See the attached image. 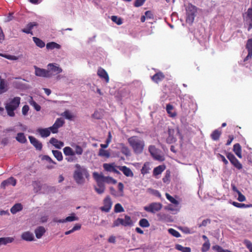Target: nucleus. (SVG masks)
<instances>
[{
	"mask_svg": "<svg viewBox=\"0 0 252 252\" xmlns=\"http://www.w3.org/2000/svg\"><path fill=\"white\" fill-rule=\"evenodd\" d=\"M29 110V107L27 105H24L22 109V114L24 115H26Z\"/></svg>",
	"mask_w": 252,
	"mask_h": 252,
	"instance_id": "338daca9",
	"label": "nucleus"
},
{
	"mask_svg": "<svg viewBox=\"0 0 252 252\" xmlns=\"http://www.w3.org/2000/svg\"><path fill=\"white\" fill-rule=\"evenodd\" d=\"M93 176L97 177V178L100 179L103 183L105 182L108 184L111 183L113 184H115L117 183V181L112 177L109 176L105 177L103 176L102 174H99V173L96 172H94L93 173Z\"/></svg>",
	"mask_w": 252,
	"mask_h": 252,
	"instance_id": "9b49d317",
	"label": "nucleus"
},
{
	"mask_svg": "<svg viewBox=\"0 0 252 252\" xmlns=\"http://www.w3.org/2000/svg\"><path fill=\"white\" fill-rule=\"evenodd\" d=\"M146 0H135L134 3V6L135 7H139L142 6Z\"/></svg>",
	"mask_w": 252,
	"mask_h": 252,
	"instance_id": "bf43d9fd",
	"label": "nucleus"
},
{
	"mask_svg": "<svg viewBox=\"0 0 252 252\" xmlns=\"http://www.w3.org/2000/svg\"><path fill=\"white\" fill-rule=\"evenodd\" d=\"M197 12V8L191 3H189L186 6V21L187 23L192 25L196 15Z\"/></svg>",
	"mask_w": 252,
	"mask_h": 252,
	"instance_id": "20e7f679",
	"label": "nucleus"
},
{
	"mask_svg": "<svg viewBox=\"0 0 252 252\" xmlns=\"http://www.w3.org/2000/svg\"><path fill=\"white\" fill-rule=\"evenodd\" d=\"M20 101L21 98L19 96H16L9 99V101L5 104V108L9 116L11 117L15 116L14 111L19 107Z\"/></svg>",
	"mask_w": 252,
	"mask_h": 252,
	"instance_id": "7ed1b4c3",
	"label": "nucleus"
},
{
	"mask_svg": "<svg viewBox=\"0 0 252 252\" xmlns=\"http://www.w3.org/2000/svg\"><path fill=\"white\" fill-rule=\"evenodd\" d=\"M14 240V239L13 237H10L0 238V246L11 243L13 242Z\"/></svg>",
	"mask_w": 252,
	"mask_h": 252,
	"instance_id": "7c9ffc66",
	"label": "nucleus"
},
{
	"mask_svg": "<svg viewBox=\"0 0 252 252\" xmlns=\"http://www.w3.org/2000/svg\"><path fill=\"white\" fill-rule=\"evenodd\" d=\"M165 196L166 198L172 203L175 204V205H178L179 204V202L175 199L174 197H173L172 196H171L169 193H166Z\"/></svg>",
	"mask_w": 252,
	"mask_h": 252,
	"instance_id": "09e8293b",
	"label": "nucleus"
},
{
	"mask_svg": "<svg viewBox=\"0 0 252 252\" xmlns=\"http://www.w3.org/2000/svg\"><path fill=\"white\" fill-rule=\"evenodd\" d=\"M98 155L101 157H104L109 158L110 157V154L107 150H105L102 149H100L99 150Z\"/></svg>",
	"mask_w": 252,
	"mask_h": 252,
	"instance_id": "79ce46f5",
	"label": "nucleus"
},
{
	"mask_svg": "<svg viewBox=\"0 0 252 252\" xmlns=\"http://www.w3.org/2000/svg\"><path fill=\"white\" fill-rule=\"evenodd\" d=\"M124 185L122 183H119L118 185V189L119 191H120V195L122 196L123 194V190H124Z\"/></svg>",
	"mask_w": 252,
	"mask_h": 252,
	"instance_id": "680f3d73",
	"label": "nucleus"
},
{
	"mask_svg": "<svg viewBox=\"0 0 252 252\" xmlns=\"http://www.w3.org/2000/svg\"><path fill=\"white\" fill-rule=\"evenodd\" d=\"M37 26L38 24L36 22H31L27 24L26 28H24L22 30V32L27 34H32V29L33 28V27H36Z\"/></svg>",
	"mask_w": 252,
	"mask_h": 252,
	"instance_id": "412c9836",
	"label": "nucleus"
},
{
	"mask_svg": "<svg viewBox=\"0 0 252 252\" xmlns=\"http://www.w3.org/2000/svg\"><path fill=\"white\" fill-rule=\"evenodd\" d=\"M211 223V220L209 219H207L202 221L201 223L198 224V226L199 227H201L202 226H206L209 223Z\"/></svg>",
	"mask_w": 252,
	"mask_h": 252,
	"instance_id": "6e6d98bb",
	"label": "nucleus"
},
{
	"mask_svg": "<svg viewBox=\"0 0 252 252\" xmlns=\"http://www.w3.org/2000/svg\"><path fill=\"white\" fill-rule=\"evenodd\" d=\"M75 170L73 173V178L76 183L78 185H82L85 182L84 177L89 178V173L87 169L82 167L79 164L75 166Z\"/></svg>",
	"mask_w": 252,
	"mask_h": 252,
	"instance_id": "f03ea898",
	"label": "nucleus"
},
{
	"mask_svg": "<svg viewBox=\"0 0 252 252\" xmlns=\"http://www.w3.org/2000/svg\"><path fill=\"white\" fill-rule=\"evenodd\" d=\"M52 153L55 157V158L58 160V161H62L63 159V157L62 153L61 151H59L58 150H53Z\"/></svg>",
	"mask_w": 252,
	"mask_h": 252,
	"instance_id": "37998d69",
	"label": "nucleus"
},
{
	"mask_svg": "<svg viewBox=\"0 0 252 252\" xmlns=\"http://www.w3.org/2000/svg\"><path fill=\"white\" fill-rule=\"evenodd\" d=\"M63 153L66 156H74L75 152L70 147H65L63 149Z\"/></svg>",
	"mask_w": 252,
	"mask_h": 252,
	"instance_id": "ea45409f",
	"label": "nucleus"
},
{
	"mask_svg": "<svg viewBox=\"0 0 252 252\" xmlns=\"http://www.w3.org/2000/svg\"><path fill=\"white\" fill-rule=\"evenodd\" d=\"M23 209V206L20 203H17L15 204L10 209L12 214H15L18 212L21 211Z\"/></svg>",
	"mask_w": 252,
	"mask_h": 252,
	"instance_id": "c9c22d12",
	"label": "nucleus"
},
{
	"mask_svg": "<svg viewBox=\"0 0 252 252\" xmlns=\"http://www.w3.org/2000/svg\"><path fill=\"white\" fill-rule=\"evenodd\" d=\"M16 180L12 177H11L7 179L4 180L0 184V188L4 189L6 187L9 185H12L15 186L16 184Z\"/></svg>",
	"mask_w": 252,
	"mask_h": 252,
	"instance_id": "dca6fc26",
	"label": "nucleus"
},
{
	"mask_svg": "<svg viewBox=\"0 0 252 252\" xmlns=\"http://www.w3.org/2000/svg\"><path fill=\"white\" fill-rule=\"evenodd\" d=\"M33 41L35 43L36 45L39 48H43L45 46V44L42 40L36 37L32 38Z\"/></svg>",
	"mask_w": 252,
	"mask_h": 252,
	"instance_id": "a19ab883",
	"label": "nucleus"
},
{
	"mask_svg": "<svg viewBox=\"0 0 252 252\" xmlns=\"http://www.w3.org/2000/svg\"><path fill=\"white\" fill-rule=\"evenodd\" d=\"M45 229L43 226H39L34 231L36 237L37 239H40L45 233Z\"/></svg>",
	"mask_w": 252,
	"mask_h": 252,
	"instance_id": "393cba45",
	"label": "nucleus"
},
{
	"mask_svg": "<svg viewBox=\"0 0 252 252\" xmlns=\"http://www.w3.org/2000/svg\"><path fill=\"white\" fill-rule=\"evenodd\" d=\"M151 170L150 164L149 162L144 163L142 169H141V173L143 175H145L149 173Z\"/></svg>",
	"mask_w": 252,
	"mask_h": 252,
	"instance_id": "f704fd0d",
	"label": "nucleus"
},
{
	"mask_svg": "<svg viewBox=\"0 0 252 252\" xmlns=\"http://www.w3.org/2000/svg\"><path fill=\"white\" fill-rule=\"evenodd\" d=\"M62 115L66 119L71 120L73 116L68 110L65 111Z\"/></svg>",
	"mask_w": 252,
	"mask_h": 252,
	"instance_id": "4d7b16f0",
	"label": "nucleus"
},
{
	"mask_svg": "<svg viewBox=\"0 0 252 252\" xmlns=\"http://www.w3.org/2000/svg\"><path fill=\"white\" fill-rule=\"evenodd\" d=\"M93 177L97 183V187H94L95 191L98 194L103 193L104 192L105 189V187L104 183L100 179L97 178V177L93 176Z\"/></svg>",
	"mask_w": 252,
	"mask_h": 252,
	"instance_id": "f8f14e48",
	"label": "nucleus"
},
{
	"mask_svg": "<svg viewBox=\"0 0 252 252\" xmlns=\"http://www.w3.org/2000/svg\"><path fill=\"white\" fill-rule=\"evenodd\" d=\"M127 141L135 154H141L145 147V142L137 136H132L128 138Z\"/></svg>",
	"mask_w": 252,
	"mask_h": 252,
	"instance_id": "f257e3e1",
	"label": "nucleus"
},
{
	"mask_svg": "<svg viewBox=\"0 0 252 252\" xmlns=\"http://www.w3.org/2000/svg\"><path fill=\"white\" fill-rule=\"evenodd\" d=\"M47 71H49L50 78L53 76L61 73L63 69L55 63H50L47 65Z\"/></svg>",
	"mask_w": 252,
	"mask_h": 252,
	"instance_id": "0eeeda50",
	"label": "nucleus"
},
{
	"mask_svg": "<svg viewBox=\"0 0 252 252\" xmlns=\"http://www.w3.org/2000/svg\"><path fill=\"white\" fill-rule=\"evenodd\" d=\"M121 225L124 226H132L133 225V221L131 219L130 217L127 215H125V219L120 218Z\"/></svg>",
	"mask_w": 252,
	"mask_h": 252,
	"instance_id": "6ab92c4d",
	"label": "nucleus"
},
{
	"mask_svg": "<svg viewBox=\"0 0 252 252\" xmlns=\"http://www.w3.org/2000/svg\"><path fill=\"white\" fill-rule=\"evenodd\" d=\"M246 48L248 52L252 53V38L249 39L247 40Z\"/></svg>",
	"mask_w": 252,
	"mask_h": 252,
	"instance_id": "5fc2aeb1",
	"label": "nucleus"
},
{
	"mask_svg": "<svg viewBox=\"0 0 252 252\" xmlns=\"http://www.w3.org/2000/svg\"><path fill=\"white\" fill-rule=\"evenodd\" d=\"M0 56L3 57L7 59L10 60H17L18 59V58L15 56L13 55H7V54H3L0 53Z\"/></svg>",
	"mask_w": 252,
	"mask_h": 252,
	"instance_id": "864d4df0",
	"label": "nucleus"
},
{
	"mask_svg": "<svg viewBox=\"0 0 252 252\" xmlns=\"http://www.w3.org/2000/svg\"><path fill=\"white\" fill-rule=\"evenodd\" d=\"M243 17L245 24L248 25V31H250L252 29V8H248Z\"/></svg>",
	"mask_w": 252,
	"mask_h": 252,
	"instance_id": "39448f33",
	"label": "nucleus"
},
{
	"mask_svg": "<svg viewBox=\"0 0 252 252\" xmlns=\"http://www.w3.org/2000/svg\"><path fill=\"white\" fill-rule=\"evenodd\" d=\"M210 247V243L209 241H207V242H205L202 245L201 248V251L202 252H207Z\"/></svg>",
	"mask_w": 252,
	"mask_h": 252,
	"instance_id": "3c124183",
	"label": "nucleus"
},
{
	"mask_svg": "<svg viewBox=\"0 0 252 252\" xmlns=\"http://www.w3.org/2000/svg\"><path fill=\"white\" fill-rule=\"evenodd\" d=\"M103 167L105 170L108 172H112L117 174H120V172L116 168L115 164L113 163H104Z\"/></svg>",
	"mask_w": 252,
	"mask_h": 252,
	"instance_id": "f3484780",
	"label": "nucleus"
},
{
	"mask_svg": "<svg viewBox=\"0 0 252 252\" xmlns=\"http://www.w3.org/2000/svg\"><path fill=\"white\" fill-rule=\"evenodd\" d=\"M83 149L79 145H76L75 148V154H76L78 155H81L83 153Z\"/></svg>",
	"mask_w": 252,
	"mask_h": 252,
	"instance_id": "13d9d810",
	"label": "nucleus"
},
{
	"mask_svg": "<svg viewBox=\"0 0 252 252\" xmlns=\"http://www.w3.org/2000/svg\"><path fill=\"white\" fill-rule=\"evenodd\" d=\"M21 238L27 241H32L34 240L33 234L29 231L24 232L21 235Z\"/></svg>",
	"mask_w": 252,
	"mask_h": 252,
	"instance_id": "5701e85b",
	"label": "nucleus"
},
{
	"mask_svg": "<svg viewBox=\"0 0 252 252\" xmlns=\"http://www.w3.org/2000/svg\"><path fill=\"white\" fill-rule=\"evenodd\" d=\"M165 169L164 165H160L154 169L153 175L157 176L160 174Z\"/></svg>",
	"mask_w": 252,
	"mask_h": 252,
	"instance_id": "c756f323",
	"label": "nucleus"
},
{
	"mask_svg": "<svg viewBox=\"0 0 252 252\" xmlns=\"http://www.w3.org/2000/svg\"><path fill=\"white\" fill-rule=\"evenodd\" d=\"M233 139H234L233 135H229L228 136V139L227 140V142H226V145L228 146V145H230V144L231 143V142L233 140Z\"/></svg>",
	"mask_w": 252,
	"mask_h": 252,
	"instance_id": "774afa93",
	"label": "nucleus"
},
{
	"mask_svg": "<svg viewBox=\"0 0 252 252\" xmlns=\"http://www.w3.org/2000/svg\"><path fill=\"white\" fill-rule=\"evenodd\" d=\"M217 157L218 158H219L221 160V161L223 162V163L225 165L228 164V162L227 160L225 158V157L223 155H222L220 154H218L217 155Z\"/></svg>",
	"mask_w": 252,
	"mask_h": 252,
	"instance_id": "e2e57ef3",
	"label": "nucleus"
},
{
	"mask_svg": "<svg viewBox=\"0 0 252 252\" xmlns=\"http://www.w3.org/2000/svg\"><path fill=\"white\" fill-rule=\"evenodd\" d=\"M168 231L171 235L176 238H179L181 237L180 233L178 231L173 228L168 229Z\"/></svg>",
	"mask_w": 252,
	"mask_h": 252,
	"instance_id": "49530a36",
	"label": "nucleus"
},
{
	"mask_svg": "<svg viewBox=\"0 0 252 252\" xmlns=\"http://www.w3.org/2000/svg\"><path fill=\"white\" fill-rule=\"evenodd\" d=\"M175 248L182 252H191V249L189 247H184L181 245L177 244L175 246Z\"/></svg>",
	"mask_w": 252,
	"mask_h": 252,
	"instance_id": "c03bdc74",
	"label": "nucleus"
},
{
	"mask_svg": "<svg viewBox=\"0 0 252 252\" xmlns=\"http://www.w3.org/2000/svg\"><path fill=\"white\" fill-rule=\"evenodd\" d=\"M165 78V76L161 72H158L154 74L152 77V80L155 83H158Z\"/></svg>",
	"mask_w": 252,
	"mask_h": 252,
	"instance_id": "4be33fe9",
	"label": "nucleus"
},
{
	"mask_svg": "<svg viewBox=\"0 0 252 252\" xmlns=\"http://www.w3.org/2000/svg\"><path fill=\"white\" fill-rule=\"evenodd\" d=\"M42 159L43 160H46L50 163H52L53 164L56 163L54 161H53L52 159V158L49 156H47V155L43 156Z\"/></svg>",
	"mask_w": 252,
	"mask_h": 252,
	"instance_id": "0e129e2a",
	"label": "nucleus"
},
{
	"mask_svg": "<svg viewBox=\"0 0 252 252\" xmlns=\"http://www.w3.org/2000/svg\"><path fill=\"white\" fill-rule=\"evenodd\" d=\"M103 206L100 207L102 212H109L111 209L112 201L109 196H106L103 201Z\"/></svg>",
	"mask_w": 252,
	"mask_h": 252,
	"instance_id": "9d476101",
	"label": "nucleus"
},
{
	"mask_svg": "<svg viewBox=\"0 0 252 252\" xmlns=\"http://www.w3.org/2000/svg\"><path fill=\"white\" fill-rule=\"evenodd\" d=\"M114 211L115 213H121L124 212V209L121 204L117 203L115 205Z\"/></svg>",
	"mask_w": 252,
	"mask_h": 252,
	"instance_id": "603ef678",
	"label": "nucleus"
},
{
	"mask_svg": "<svg viewBox=\"0 0 252 252\" xmlns=\"http://www.w3.org/2000/svg\"><path fill=\"white\" fill-rule=\"evenodd\" d=\"M121 152L126 157H129L131 155L130 151L129 149L124 144H121Z\"/></svg>",
	"mask_w": 252,
	"mask_h": 252,
	"instance_id": "4c0bfd02",
	"label": "nucleus"
},
{
	"mask_svg": "<svg viewBox=\"0 0 252 252\" xmlns=\"http://www.w3.org/2000/svg\"><path fill=\"white\" fill-rule=\"evenodd\" d=\"M111 19L113 22L116 23L118 25H121L123 23L122 18L118 17L117 16H112Z\"/></svg>",
	"mask_w": 252,
	"mask_h": 252,
	"instance_id": "de8ad7c7",
	"label": "nucleus"
},
{
	"mask_svg": "<svg viewBox=\"0 0 252 252\" xmlns=\"http://www.w3.org/2000/svg\"><path fill=\"white\" fill-rule=\"evenodd\" d=\"M149 151L152 157L156 160L158 161H163L164 158L159 154V151L154 145H150L148 148Z\"/></svg>",
	"mask_w": 252,
	"mask_h": 252,
	"instance_id": "423d86ee",
	"label": "nucleus"
},
{
	"mask_svg": "<svg viewBox=\"0 0 252 252\" xmlns=\"http://www.w3.org/2000/svg\"><path fill=\"white\" fill-rule=\"evenodd\" d=\"M244 244L249 250L250 252H252V242L249 240L245 239L243 242Z\"/></svg>",
	"mask_w": 252,
	"mask_h": 252,
	"instance_id": "8fccbe9b",
	"label": "nucleus"
},
{
	"mask_svg": "<svg viewBox=\"0 0 252 252\" xmlns=\"http://www.w3.org/2000/svg\"><path fill=\"white\" fill-rule=\"evenodd\" d=\"M61 48V46L60 44H59L55 42H49L46 44V48L47 49H50V50H53L54 49H60Z\"/></svg>",
	"mask_w": 252,
	"mask_h": 252,
	"instance_id": "e433bc0d",
	"label": "nucleus"
},
{
	"mask_svg": "<svg viewBox=\"0 0 252 252\" xmlns=\"http://www.w3.org/2000/svg\"><path fill=\"white\" fill-rule=\"evenodd\" d=\"M50 142L57 149H61L64 145V143L63 142L59 141L55 138H52L50 140Z\"/></svg>",
	"mask_w": 252,
	"mask_h": 252,
	"instance_id": "b1692460",
	"label": "nucleus"
},
{
	"mask_svg": "<svg viewBox=\"0 0 252 252\" xmlns=\"http://www.w3.org/2000/svg\"><path fill=\"white\" fill-rule=\"evenodd\" d=\"M175 141L176 140L174 136L170 134L169 135V136L166 139L167 142L170 144L175 142Z\"/></svg>",
	"mask_w": 252,
	"mask_h": 252,
	"instance_id": "69168bd1",
	"label": "nucleus"
},
{
	"mask_svg": "<svg viewBox=\"0 0 252 252\" xmlns=\"http://www.w3.org/2000/svg\"><path fill=\"white\" fill-rule=\"evenodd\" d=\"M238 197L237 200L240 202L245 201L246 199V197L240 191L238 193Z\"/></svg>",
	"mask_w": 252,
	"mask_h": 252,
	"instance_id": "052dcab7",
	"label": "nucleus"
},
{
	"mask_svg": "<svg viewBox=\"0 0 252 252\" xmlns=\"http://www.w3.org/2000/svg\"><path fill=\"white\" fill-rule=\"evenodd\" d=\"M29 139L31 143L34 147V148L38 151H41L42 148V144L41 142L36 139L32 136H29Z\"/></svg>",
	"mask_w": 252,
	"mask_h": 252,
	"instance_id": "2eb2a0df",
	"label": "nucleus"
},
{
	"mask_svg": "<svg viewBox=\"0 0 252 252\" xmlns=\"http://www.w3.org/2000/svg\"><path fill=\"white\" fill-rule=\"evenodd\" d=\"M37 131L42 137H47L49 136L51 131L50 130L49 127L48 128H39Z\"/></svg>",
	"mask_w": 252,
	"mask_h": 252,
	"instance_id": "c85d7f7f",
	"label": "nucleus"
},
{
	"mask_svg": "<svg viewBox=\"0 0 252 252\" xmlns=\"http://www.w3.org/2000/svg\"><path fill=\"white\" fill-rule=\"evenodd\" d=\"M173 106L171 104H167L166 105V110L171 117H175L177 115L176 113L173 111Z\"/></svg>",
	"mask_w": 252,
	"mask_h": 252,
	"instance_id": "2f4dec72",
	"label": "nucleus"
},
{
	"mask_svg": "<svg viewBox=\"0 0 252 252\" xmlns=\"http://www.w3.org/2000/svg\"><path fill=\"white\" fill-rule=\"evenodd\" d=\"M119 169L121 171L123 174L126 177H132L134 176L133 173L131 170L126 166H117Z\"/></svg>",
	"mask_w": 252,
	"mask_h": 252,
	"instance_id": "a211bd4d",
	"label": "nucleus"
},
{
	"mask_svg": "<svg viewBox=\"0 0 252 252\" xmlns=\"http://www.w3.org/2000/svg\"><path fill=\"white\" fill-rule=\"evenodd\" d=\"M221 134V130L215 129L211 134V138L214 141H218L219 140Z\"/></svg>",
	"mask_w": 252,
	"mask_h": 252,
	"instance_id": "cd10ccee",
	"label": "nucleus"
},
{
	"mask_svg": "<svg viewBox=\"0 0 252 252\" xmlns=\"http://www.w3.org/2000/svg\"><path fill=\"white\" fill-rule=\"evenodd\" d=\"M162 207L160 203L154 202L150 204L148 206H145L144 209L146 212L155 214L160 211Z\"/></svg>",
	"mask_w": 252,
	"mask_h": 252,
	"instance_id": "6e6552de",
	"label": "nucleus"
},
{
	"mask_svg": "<svg viewBox=\"0 0 252 252\" xmlns=\"http://www.w3.org/2000/svg\"><path fill=\"white\" fill-rule=\"evenodd\" d=\"M34 67L35 69V74L36 76L39 77L50 78L49 71H47V69L41 68L37 67L36 66H34Z\"/></svg>",
	"mask_w": 252,
	"mask_h": 252,
	"instance_id": "4468645a",
	"label": "nucleus"
},
{
	"mask_svg": "<svg viewBox=\"0 0 252 252\" xmlns=\"http://www.w3.org/2000/svg\"><path fill=\"white\" fill-rule=\"evenodd\" d=\"M7 84L4 79L0 76V94H3L7 91Z\"/></svg>",
	"mask_w": 252,
	"mask_h": 252,
	"instance_id": "bb28decb",
	"label": "nucleus"
},
{
	"mask_svg": "<svg viewBox=\"0 0 252 252\" xmlns=\"http://www.w3.org/2000/svg\"><path fill=\"white\" fill-rule=\"evenodd\" d=\"M78 219V218L75 216V214L73 213L70 216L66 217L64 220H60L56 221L58 222H65L67 221H73L74 220H77Z\"/></svg>",
	"mask_w": 252,
	"mask_h": 252,
	"instance_id": "473e14b6",
	"label": "nucleus"
},
{
	"mask_svg": "<svg viewBox=\"0 0 252 252\" xmlns=\"http://www.w3.org/2000/svg\"><path fill=\"white\" fill-rule=\"evenodd\" d=\"M227 158L229 160L231 163L237 169L240 170L243 166L240 161L236 158L234 155L231 153H227L226 154Z\"/></svg>",
	"mask_w": 252,
	"mask_h": 252,
	"instance_id": "1a4fd4ad",
	"label": "nucleus"
},
{
	"mask_svg": "<svg viewBox=\"0 0 252 252\" xmlns=\"http://www.w3.org/2000/svg\"><path fill=\"white\" fill-rule=\"evenodd\" d=\"M139 224L142 227H148L150 226L148 220L146 219H142L139 222Z\"/></svg>",
	"mask_w": 252,
	"mask_h": 252,
	"instance_id": "a18cd8bd",
	"label": "nucleus"
},
{
	"mask_svg": "<svg viewBox=\"0 0 252 252\" xmlns=\"http://www.w3.org/2000/svg\"><path fill=\"white\" fill-rule=\"evenodd\" d=\"M16 139L17 141L22 144H24L27 141L24 133L22 132L17 133Z\"/></svg>",
	"mask_w": 252,
	"mask_h": 252,
	"instance_id": "72a5a7b5",
	"label": "nucleus"
},
{
	"mask_svg": "<svg viewBox=\"0 0 252 252\" xmlns=\"http://www.w3.org/2000/svg\"><path fill=\"white\" fill-rule=\"evenodd\" d=\"M234 206L239 208H247L252 207V204H245L244 203H240L235 201H233L231 203Z\"/></svg>",
	"mask_w": 252,
	"mask_h": 252,
	"instance_id": "58836bf2",
	"label": "nucleus"
},
{
	"mask_svg": "<svg viewBox=\"0 0 252 252\" xmlns=\"http://www.w3.org/2000/svg\"><path fill=\"white\" fill-rule=\"evenodd\" d=\"M233 151L238 158H242L241 147L239 143L234 145Z\"/></svg>",
	"mask_w": 252,
	"mask_h": 252,
	"instance_id": "a878e982",
	"label": "nucleus"
},
{
	"mask_svg": "<svg viewBox=\"0 0 252 252\" xmlns=\"http://www.w3.org/2000/svg\"><path fill=\"white\" fill-rule=\"evenodd\" d=\"M97 74L101 78L104 79L106 83L109 82V76L107 72L103 68L99 67L98 69Z\"/></svg>",
	"mask_w": 252,
	"mask_h": 252,
	"instance_id": "aec40b11",
	"label": "nucleus"
},
{
	"mask_svg": "<svg viewBox=\"0 0 252 252\" xmlns=\"http://www.w3.org/2000/svg\"><path fill=\"white\" fill-rule=\"evenodd\" d=\"M64 122L62 118H58L52 126L49 127L50 130L53 133H56L58 132L59 128L62 127Z\"/></svg>",
	"mask_w": 252,
	"mask_h": 252,
	"instance_id": "ddd939ff",
	"label": "nucleus"
}]
</instances>
